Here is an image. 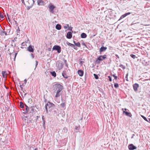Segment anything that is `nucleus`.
Listing matches in <instances>:
<instances>
[{"label": "nucleus", "instance_id": "4c0bfd02", "mask_svg": "<svg viewBox=\"0 0 150 150\" xmlns=\"http://www.w3.org/2000/svg\"><path fill=\"white\" fill-rule=\"evenodd\" d=\"M108 77L109 79V81L110 82L111 81H112L111 77L110 76H108Z\"/></svg>", "mask_w": 150, "mask_h": 150}, {"label": "nucleus", "instance_id": "1a4fd4ad", "mask_svg": "<svg viewBox=\"0 0 150 150\" xmlns=\"http://www.w3.org/2000/svg\"><path fill=\"white\" fill-rule=\"evenodd\" d=\"M34 47L33 46L30 45L28 47L27 50L30 52H34Z\"/></svg>", "mask_w": 150, "mask_h": 150}, {"label": "nucleus", "instance_id": "338daca9", "mask_svg": "<svg viewBox=\"0 0 150 150\" xmlns=\"http://www.w3.org/2000/svg\"><path fill=\"white\" fill-rule=\"evenodd\" d=\"M132 135H133V136H134V134H133Z\"/></svg>", "mask_w": 150, "mask_h": 150}, {"label": "nucleus", "instance_id": "ea45409f", "mask_svg": "<svg viewBox=\"0 0 150 150\" xmlns=\"http://www.w3.org/2000/svg\"><path fill=\"white\" fill-rule=\"evenodd\" d=\"M128 74L127 73L126 75V77H125V79H126V81H128Z\"/></svg>", "mask_w": 150, "mask_h": 150}, {"label": "nucleus", "instance_id": "79ce46f5", "mask_svg": "<svg viewBox=\"0 0 150 150\" xmlns=\"http://www.w3.org/2000/svg\"><path fill=\"white\" fill-rule=\"evenodd\" d=\"M35 62H36L35 67V68L36 67L37 65H38V62L37 61V60L35 61Z\"/></svg>", "mask_w": 150, "mask_h": 150}, {"label": "nucleus", "instance_id": "603ef678", "mask_svg": "<svg viewBox=\"0 0 150 150\" xmlns=\"http://www.w3.org/2000/svg\"><path fill=\"white\" fill-rule=\"evenodd\" d=\"M64 27L65 29H66L67 28V27L66 26H64Z\"/></svg>", "mask_w": 150, "mask_h": 150}, {"label": "nucleus", "instance_id": "f704fd0d", "mask_svg": "<svg viewBox=\"0 0 150 150\" xmlns=\"http://www.w3.org/2000/svg\"><path fill=\"white\" fill-rule=\"evenodd\" d=\"M115 74H114L113 75H112L114 77V79H115L116 80L117 79V76H115Z\"/></svg>", "mask_w": 150, "mask_h": 150}, {"label": "nucleus", "instance_id": "5701e85b", "mask_svg": "<svg viewBox=\"0 0 150 150\" xmlns=\"http://www.w3.org/2000/svg\"><path fill=\"white\" fill-rule=\"evenodd\" d=\"M20 106L21 108H24V105L22 102H20Z\"/></svg>", "mask_w": 150, "mask_h": 150}, {"label": "nucleus", "instance_id": "aec40b11", "mask_svg": "<svg viewBox=\"0 0 150 150\" xmlns=\"http://www.w3.org/2000/svg\"><path fill=\"white\" fill-rule=\"evenodd\" d=\"M62 75L64 78L66 79L68 77V76L66 74L65 72L64 71L62 73Z\"/></svg>", "mask_w": 150, "mask_h": 150}, {"label": "nucleus", "instance_id": "3c124183", "mask_svg": "<svg viewBox=\"0 0 150 150\" xmlns=\"http://www.w3.org/2000/svg\"><path fill=\"white\" fill-rule=\"evenodd\" d=\"M64 63H65V64H67V60H64Z\"/></svg>", "mask_w": 150, "mask_h": 150}, {"label": "nucleus", "instance_id": "c756f323", "mask_svg": "<svg viewBox=\"0 0 150 150\" xmlns=\"http://www.w3.org/2000/svg\"><path fill=\"white\" fill-rule=\"evenodd\" d=\"M137 148V147L134 146L133 144H132V150L136 149Z\"/></svg>", "mask_w": 150, "mask_h": 150}, {"label": "nucleus", "instance_id": "e433bc0d", "mask_svg": "<svg viewBox=\"0 0 150 150\" xmlns=\"http://www.w3.org/2000/svg\"><path fill=\"white\" fill-rule=\"evenodd\" d=\"M7 18H8V21L9 22H10L11 21V19L9 17V15L7 14Z\"/></svg>", "mask_w": 150, "mask_h": 150}, {"label": "nucleus", "instance_id": "0eeeda50", "mask_svg": "<svg viewBox=\"0 0 150 150\" xmlns=\"http://www.w3.org/2000/svg\"><path fill=\"white\" fill-rule=\"evenodd\" d=\"M49 11L50 12L52 13L53 14H54V11L53 10L55 8V6L52 4H50L49 5Z\"/></svg>", "mask_w": 150, "mask_h": 150}, {"label": "nucleus", "instance_id": "8fccbe9b", "mask_svg": "<svg viewBox=\"0 0 150 150\" xmlns=\"http://www.w3.org/2000/svg\"><path fill=\"white\" fill-rule=\"evenodd\" d=\"M17 54V53H16L15 54V55H14V59H15V58L16 57V55Z\"/></svg>", "mask_w": 150, "mask_h": 150}, {"label": "nucleus", "instance_id": "b1692460", "mask_svg": "<svg viewBox=\"0 0 150 150\" xmlns=\"http://www.w3.org/2000/svg\"><path fill=\"white\" fill-rule=\"evenodd\" d=\"M132 58H133L134 59H135L137 61H138V59L137 57L135 55L132 54Z\"/></svg>", "mask_w": 150, "mask_h": 150}, {"label": "nucleus", "instance_id": "69168bd1", "mask_svg": "<svg viewBox=\"0 0 150 150\" xmlns=\"http://www.w3.org/2000/svg\"><path fill=\"white\" fill-rule=\"evenodd\" d=\"M26 93H25V95H26Z\"/></svg>", "mask_w": 150, "mask_h": 150}, {"label": "nucleus", "instance_id": "f03ea898", "mask_svg": "<svg viewBox=\"0 0 150 150\" xmlns=\"http://www.w3.org/2000/svg\"><path fill=\"white\" fill-rule=\"evenodd\" d=\"M55 107V106L54 104L50 102H48L45 106L46 113H47L48 112V110L50 112Z\"/></svg>", "mask_w": 150, "mask_h": 150}, {"label": "nucleus", "instance_id": "423d86ee", "mask_svg": "<svg viewBox=\"0 0 150 150\" xmlns=\"http://www.w3.org/2000/svg\"><path fill=\"white\" fill-rule=\"evenodd\" d=\"M56 66L58 67V68L60 70L63 68V64L62 63L58 61L56 64Z\"/></svg>", "mask_w": 150, "mask_h": 150}, {"label": "nucleus", "instance_id": "a18cd8bd", "mask_svg": "<svg viewBox=\"0 0 150 150\" xmlns=\"http://www.w3.org/2000/svg\"><path fill=\"white\" fill-rule=\"evenodd\" d=\"M31 57H32V58L33 59L34 58V55L33 54H31Z\"/></svg>", "mask_w": 150, "mask_h": 150}, {"label": "nucleus", "instance_id": "4468645a", "mask_svg": "<svg viewBox=\"0 0 150 150\" xmlns=\"http://www.w3.org/2000/svg\"><path fill=\"white\" fill-rule=\"evenodd\" d=\"M78 74L80 76H82L83 75V71L81 70H79L78 71Z\"/></svg>", "mask_w": 150, "mask_h": 150}, {"label": "nucleus", "instance_id": "6e6552de", "mask_svg": "<svg viewBox=\"0 0 150 150\" xmlns=\"http://www.w3.org/2000/svg\"><path fill=\"white\" fill-rule=\"evenodd\" d=\"M133 86L134 91L135 92H137L138 91V88L139 87V85L137 83H135L133 84Z\"/></svg>", "mask_w": 150, "mask_h": 150}, {"label": "nucleus", "instance_id": "37998d69", "mask_svg": "<svg viewBox=\"0 0 150 150\" xmlns=\"http://www.w3.org/2000/svg\"><path fill=\"white\" fill-rule=\"evenodd\" d=\"M84 63V62L82 61H80L79 62V64L80 65H82L83 63Z\"/></svg>", "mask_w": 150, "mask_h": 150}, {"label": "nucleus", "instance_id": "dca6fc26", "mask_svg": "<svg viewBox=\"0 0 150 150\" xmlns=\"http://www.w3.org/2000/svg\"><path fill=\"white\" fill-rule=\"evenodd\" d=\"M67 44L69 46L74 48L75 49H76V48L75 47V46L74 45L71 43L68 42H67Z\"/></svg>", "mask_w": 150, "mask_h": 150}, {"label": "nucleus", "instance_id": "2eb2a0df", "mask_svg": "<svg viewBox=\"0 0 150 150\" xmlns=\"http://www.w3.org/2000/svg\"><path fill=\"white\" fill-rule=\"evenodd\" d=\"M122 110H123V114H125V115H126V116H129L130 117H131V116H130V115L131 114L130 113H129V112H127V111H124L123 110V109L122 108Z\"/></svg>", "mask_w": 150, "mask_h": 150}, {"label": "nucleus", "instance_id": "58836bf2", "mask_svg": "<svg viewBox=\"0 0 150 150\" xmlns=\"http://www.w3.org/2000/svg\"><path fill=\"white\" fill-rule=\"evenodd\" d=\"M128 148L129 150H131V144H130L128 146Z\"/></svg>", "mask_w": 150, "mask_h": 150}, {"label": "nucleus", "instance_id": "473e14b6", "mask_svg": "<svg viewBox=\"0 0 150 150\" xmlns=\"http://www.w3.org/2000/svg\"><path fill=\"white\" fill-rule=\"evenodd\" d=\"M11 45L13 47H15L16 45L14 43V41L13 40L12 42Z\"/></svg>", "mask_w": 150, "mask_h": 150}, {"label": "nucleus", "instance_id": "bf43d9fd", "mask_svg": "<svg viewBox=\"0 0 150 150\" xmlns=\"http://www.w3.org/2000/svg\"><path fill=\"white\" fill-rule=\"evenodd\" d=\"M73 42H74V44L75 45V44H76V43L75 41H73Z\"/></svg>", "mask_w": 150, "mask_h": 150}, {"label": "nucleus", "instance_id": "a19ab883", "mask_svg": "<svg viewBox=\"0 0 150 150\" xmlns=\"http://www.w3.org/2000/svg\"><path fill=\"white\" fill-rule=\"evenodd\" d=\"M0 17L1 19H3L4 18V16L2 13H0Z\"/></svg>", "mask_w": 150, "mask_h": 150}, {"label": "nucleus", "instance_id": "9b49d317", "mask_svg": "<svg viewBox=\"0 0 150 150\" xmlns=\"http://www.w3.org/2000/svg\"><path fill=\"white\" fill-rule=\"evenodd\" d=\"M72 33L71 32H68L66 35L67 38L69 39H70L72 37Z\"/></svg>", "mask_w": 150, "mask_h": 150}, {"label": "nucleus", "instance_id": "2f4dec72", "mask_svg": "<svg viewBox=\"0 0 150 150\" xmlns=\"http://www.w3.org/2000/svg\"><path fill=\"white\" fill-rule=\"evenodd\" d=\"M114 87L115 88H117L118 87H119V85H118V84L117 83H114Z\"/></svg>", "mask_w": 150, "mask_h": 150}, {"label": "nucleus", "instance_id": "c9c22d12", "mask_svg": "<svg viewBox=\"0 0 150 150\" xmlns=\"http://www.w3.org/2000/svg\"><path fill=\"white\" fill-rule=\"evenodd\" d=\"M73 28V27H69V28H68V30L71 31H72V32L73 33V31H72V29Z\"/></svg>", "mask_w": 150, "mask_h": 150}, {"label": "nucleus", "instance_id": "e2e57ef3", "mask_svg": "<svg viewBox=\"0 0 150 150\" xmlns=\"http://www.w3.org/2000/svg\"><path fill=\"white\" fill-rule=\"evenodd\" d=\"M125 110H127V109H126V108H125Z\"/></svg>", "mask_w": 150, "mask_h": 150}, {"label": "nucleus", "instance_id": "9d476101", "mask_svg": "<svg viewBox=\"0 0 150 150\" xmlns=\"http://www.w3.org/2000/svg\"><path fill=\"white\" fill-rule=\"evenodd\" d=\"M35 109L34 106H31L30 108V113H31L32 115L34 113Z\"/></svg>", "mask_w": 150, "mask_h": 150}, {"label": "nucleus", "instance_id": "6ab92c4d", "mask_svg": "<svg viewBox=\"0 0 150 150\" xmlns=\"http://www.w3.org/2000/svg\"><path fill=\"white\" fill-rule=\"evenodd\" d=\"M56 28L58 30H60L61 28V26L59 24H57L56 26Z\"/></svg>", "mask_w": 150, "mask_h": 150}, {"label": "nucleus", "instance_id": "864d4df0", "mask_svg": "<svg viewBox=\"0 0 150 150\" xmlns=\"http://www.w3.org/2000/svg\"><path fill=\"white\" fill-rule=\"evenodd\" d=\"M43 127H44V129H45V125H43Z\"/></svg>", "mask_w": 150, "mask_h": 150}, {"label": "nucleus", "instance_id": "cd10ccee", "mask_svg": "<svg viewBox=\"0 0 150 150\" xmlns=\"http://www.w3.org/2000/svg\"><path fill=\"white\" fill-rule=\"evenodd\" d=\"M4 34H5V35H7V33L5 31H1V35H4Z\"/></svg>", "mask_w": 150, "mask_h": 150}, {"label": "nucleus", "instance_id": "13d9d810", "mask_svg": "<svg viewBox=\"0 0 150 150\" xmlns=\"http://www.w3.org/2000/svg\"><path fill=\"white\" fill-rule=\"evenodd\" d=\"M65 65L67 67H68V64H65Z\"/></svg>", "mask_w": 150, "mask_h": 150}, {"label": "nucleus", "instance_id": "f257e3e1", "mask_svg": "<svg viewBox=\"0 0 150 150\" xmlns=\"http://www.w3.org/2000/svg\"><path fill=\"white\" fill-rule=\"evenodd\" d=\"M54 92L56 93L55 97H59L61 95L60 92L63 89V86L61 84L56 83L54 86Z\"/></svg>", "mask_w": 150, "mask_h": 150}, {"label": "nucleus", "instance_id": "7c9ffc66", "mask_svg": "<svg viewBox=\"0 0 150 150\" xmlns=\"http://www.w3.org/2000/svg\"><path fill=\"white\" fill-rule=\"evenodd\" d=\"M93 75L94 76L95 78L96 79H98L99 78H98V77L97 74H94Z\"/></svg>", "mask_w": 150, "mask_h": 150}, {"label": "nucleus", "instance_id": "4d7b16f0", "mask_svg": "<svg viewBox=\"0 0 150 150\" xmlns=\"http://www.w3.org/2000/svg\"><path fill=\"white\" fill-rule=\"evenodd\" d=\"M20 87L22 89V90L23 89V88L22 87V85H20Z\"/></svg>", "mask_w": 150, "mask_h": 150}, {"label": "nucleus", "instance_id": "ddd939ff", "mask_svg": "<svg viewBox=\"0 0 150 150\" xmlns=\"http://www.w3.org/2000/svg\"><path fill=\"white\" fill-rule=\"evenodd\" d=\"M25 110H23L24 111L23 113L24 114H26L29 111V108L28 106H27L26 105H25Z\"/></svg>", "mask_w": 150, "mask_h": 150}, {"label": "nucleus", "instance_id": "de8ad7c7", "mask_svg": "<svg viewBox=\"0 0 150 150\" xmlns=\"http://www.w3.org/2000/svg\"><path fill=\"white\" fill-rule=\"evenodd\" d=\"M27 80L26 79H25L24 81V83H25V84L27 82Z\"/></svg>", "mask_w": 150, "mask_h": 150}, {"label": "nucleus", "instance_id": "412c9836", "mask_svg": "<svg viewBox=\"0 0 150 150\" xmlns=\"http://www.w3.org/2000/svg\"><path fill=\"white\" fill-rule=\"evenodd\" d=\"M50 73L52 76L54 77H56V74L54 71L50 72Z\"/></svg>", "mask_w": 150, "mask_h": 150}, {"label": "nucleus", "instance_id": "774afa93", "mask_svg": "<svg viewBox=\"0 0 150 150\" xmlns=\"http://www.w3.org/2000/svg\"><path fill=\"white\" fill-rule=\"evenodd\" d=\"M22 85H24V84H23V83L22 84Z\"/></svg>", "mask_w": 150, "mask_h": 150}, {"label": "nucleus", "instance_id": "4be33fe9", "mask_svg": "<svg viewBox=\"0 0 150 150\" xmlns=\"http://www.w3.org/2000/svg\"><path fill=\"white\" fill-rule=\"evenodd\" d=\"M60 106L61 108H64L65 109V108L66 104H65L64 103H62L61 104H60Z\"/></svg>", "mask_w": 150, "mask_h": 150}, {"label": "nucleus", "instance_id": "052dcab7", "mask_svg": "<svg viewBox=\"0 0 150 150\" xmlns=\"http://www.w3.org/2000/svg\"><path fill=\"white\" fill-rule=\"evenodd\" d=\"M67 27H69V24H67Z\"/></svg>", "mask_w": 150, "mask_h": 150}, {"label": "nucleus", "instance_id": "f8f14e48", "mask_svg": "<svg viewBox=\"0 0 150 150\" xmlns=\"http://www.w3.org/2000/svg\"><path fill=\"white\" fill-rule=\"evenodd\" d=\"M107 49V47H104V46H102V47H101L99 50V52H100V54H101V52L105 51Z\"/></svg>", "mask_w": 150, "mask_h": 150}, {"label": "nucleus", "instance_id": "0e129e2a", "mask_svg": "<svg viewBox=\"0 0 150 150\" xmlns=\"http://www.w3.org/2000/svg\"><path fill=\"white\" fill-rule=\"evenodd\" d=\"M149 121H150V118L149 119Z\"/></svg>", "mask_w": 150, "mask_h": 150}, {"label": "nucleus", "instance_id": "393cba45", "mask_svg": "<svg viewBox=\"0 0 150 150\" xmlns=\"http://www.w3.org/2000/svg\"><path fill=\"white\" fill-rule=\"evenodd\" d=\"M42 119L43 121V125H45V117L44 116L42 115Z\"/></svg>", "mask_w": 150, "mask_h": 150}, {"label": "nucleus", "instance_id": "20e7f679", "mask_svg": "<svg viewBox=\"0 0 150 150\" xmlns=\"http://www.w3.org/2000/svg\"><path fill=\"white\" fill-rule=\"evenodd\" d=\"M27 1L26 2L27 6V9L29 10L33 6L35 1L34 0H27Z\"/></svg>", "mask_w": 150, "mask_h": 150}, {"label": "nucleus", "instance_id": "49530a36", "mask_svg": "<svg viewBox=\"0 0 150 150\" xmlns=\"http://www.w3.org/2000/svg\"><path fill=\"white\" fill-rule=\"evenodd\" d=\"M76 130H79V127H76L75 128Z\"/></svg>", "mask_w": 150, "mask_h": 150}, {"label": "nucleus", "instance_id": "5fc2aeb1", "mask_svg": "<svg viewBox=\"0 0 150 150\" xmlns=\"http://www.w3.org/2000/svg\"><path fill=\"white\" fill-rule=\"evenodd\" d=\"M22 3H23L24 4V5H25V3H24V0H22Z\"/></svg>", "mask_w": 150, "mask_h": 150}, {"label": "nucleus", "instance_id": "680f3d73", "mask_svg": "<svg viewBox=\"0 0 150 150\" xmlns=\"http://www.w3.org/2000/svg\"><path fill=\"white\" fill-rule=\"evenodd\" d=\"M34 150H38V149L37 148H36Z\"/></svg>", "mask_w": 150, "mask_h": 150}, {"label": "nucleus", "instance_id": "bb28decb", "mask_svg": "<svg viewBox=\"0 0 150 150\" xmlns=\"http://www.w3.org/2000/svg\"><path fill=\"white\" fill-rule=\"evenodd\" d=\"M141 116L145 120L147 121V122H149L148 120L145 117L142 115H141Z\"/></svg>", "mask_w": 150, "mask_h": 150}, {"label": "nucleus", "instance_id": "c03bdc74", "mask_svg": "<svg viewBox=\"0 0 150 150\" xmlns=\"http://www.w3.org/2000/svg\"><path fill=\"white\" fill-rule=\"evenodd\" d=\"M26 44V43L25 42H23L21 44V45L22 46H24Z\"/></svg>", "mask_w": 150, "mask_h": 150}, {"label": "nucleus", "instance_id": "09e8293b", "mask_svg": "<svg viewBox=\"0 0 150 150\" xmlns=\"http://www.w3.org/2000/svg\"><path fill=\"white\" fill-rule=\"evenodd\" d=\"M115 56H116V57L117 58H119V57L117 54H115Z\"/></svg>", "mask_w": 150, "mask_h": 150}, {"label": "nucleus", "instance_id": "7ed1b4c3", "mask_svg": "<svg viewBox=\"0 0 150 150\" xmlns=\"http://www.w3.org/2000/svg\"><path fill=\"white\" fill-rule=\"evenodd\" d=\"M107 56L105 54L103 55H100L96 60V62L98 64L100 63V61H102L103 60L107 58Z\"/></svg>", "mask_w": 150, "mask_h": 150}, {"label": "nucleus", "instance_id": "a211bd4d", "mask_svg": "<svg viewBox=\"0 0 150 150\" xmlns=\"http://www.w3.org/2000/svg\"><path fill=\"white\" fill-rule=\"evenodd\" d=\"M86 34L85 33H82L81 34V36L82 38H85L87 37Z\"/></svg>", "mask_w": 150, "mask_h": 150}, {"label": "nucleus", "instance_id": "6e6d98bb", "mask_svg": "<svg viewBox=\"0 0 150 150\" xmlns=\"http://www.w3.org/2000/svg\"><path fill=\"white\" fill-rule=\"evenodd\" d=\"M82 44L83 45H84V46H86V44H85V43H82Z\"/></svg>", "mask_w": 150, "mask_h": 150}, {"label": "nucleus", "instance_id": "f3484780", "mask_svg": "<svg viewBox=\"0 0 150 150\" xmlns=\"http://www.w3.org/2000/svg\"><path fill=\"white\" fill-rule=\"evenodd\" d=\"M38 4L39 5H43L44 1L42 0H38Z\"/></svg>", "mask_w": 150, "mask_h": 150}, {"label": "nucleus", "instance_id": "39448f33", "mask_svg": "<svg viewBox=\"0 0 150 150\" xmlns=\"http://www.w3.org/2000/svg\"><path fill=\"white\" fill-rule=\"evenodd\" d=\"M53 50H56L57 51L58 53H60L61 52V47L59 45H55L52 48Z\"/></svg>", "mask_w": 150, "mask_h": 150}, {"label": "nucleus", "instance_id": "c85d7f7f", "mask_svg": "<svg viewBox=\"0 0 150 150\" xmlns=\"http://www.w3.org/2000/svg\"><path fill=\"white\" fill-rule=\"evenodd\" d=\"M75 45L77 46L78 47H81V45L80 43L79 42H78L77 43H76V44H75Z\"/></svg>", "mask_w": 150, "mask_h": 150}, {"label": "nucleus", "instance_id": "72a5a7b5", "mask_svg": "<svg viewBox=\"0 0 150 150\" xmlns=\"http://www.w3.org/2000/svg\"><path fill=\"white\" fill-rule=\"evenodd\" d=\"M6 73V72L4 71H2V74L4 78L5 77V74Z\"/></svg>", "mask_w": 150, "mask_h": 150}, {"label": "nucleus", "instance_id": "a878e982", "mask_svg": "<svg viewBox=\"0 0 150 150\" xmlns=\"http://www.w3.org/2000/svg\"><path fill=\"white\" fill-rule=\"evenodd\" d=\"M130 12H128V13H125V14H124L121 17H123V18H124L125 17H126V16H127V15H129V14H130Z\"/></svg>", "mask_w": 150, "mask_h": 150}]
</instances>
